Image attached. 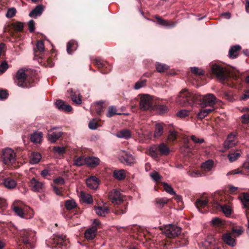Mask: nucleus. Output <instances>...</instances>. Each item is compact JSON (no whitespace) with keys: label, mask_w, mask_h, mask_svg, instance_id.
<instances>
[{"label":"nucleus","mask_w":249,"mask_h":249,"mask_svg":"<svg viewBox=\"0 0 249 249\" xmlns=\"http://www.w3.org/2000/svg\"><path fill=\"white\" fill-rule=\"evenodd\" d=\"M201 101L200 105L202 107L213 106L216 103V97L211 93L201 95L194 93L185 89L181 91L177 98L176 102L182 106H192L196 102Z\"/></svg>","instance_id":"1"},{"label":"nucleus","mask_w":249,"mask_h":249,"mask_svg":"<svg viewBox=\"0 0 249 249\" xmlns=\"http://www.w3.org/2000/svg\"><path fill=\"white\" fill-rule=\"evenodd\" d=\"M212 73L219 79L221 82L226 84L229 79V75L226 70L221 65L212 63L210 65Z\"/></svg>","instance_id":"2"},{"label":"nucleus","mask_w":249,"mask_h":249,"mask_svg":"<svg viewBox=\"0 0 249 249\" xmlns=\"http://www.w3.org/2000/svg\"><path fill=\"white\" fill-rule=\"evenodd\" d=\"M44 50V44L43 41L39 40L36 44V48L34 49L35 57L36 59L38 57L39 59L47 61V66L52 67L54 66V63L49 58L44 56L43 52Z\"/></svg>","instance_id":"3"},{"label":"nucleus","mask_w":249,"mask_h":249,"mask_svg":"<svg viewBox=\"0 0 249 249\" xmlns=\"http://www.w3.org/2000/svg\"><path fill=\"white\" fill-rule=\"evenodd\" d=\"M20 235L22 238V242L27 247L32 249L34 248V239L35 232L29 230H24L20 232Z\"/></svg>","instance_id":"4"},{"label":"nucleus","mask_w":249,"mask_h":249,"mask_svg":"<svg viewBox=\"0 0 249 249\" xmlns=\"http://www.w3.org/2000/svg\"><path fill=\"white\" fill-rule=\"evenodd\" d=\"M14 80L15 82L19 87L27 88L31 87L27 82V74L25 73V70L22 69H19L17 72Z\"/></svg>","instance_id":"5"},{"label":"nucleus","mask_w":249,"mask_h":249,"mask_svg":"<svg viewBox=\"0 0 249 249\" xmlns=\"http://www.w3.org/2000/svg\"><path fill=\"white\" fill-rule=\"evenodd\" d=\"M153 100L148 94L142 95L140 99V107L142 110H152L153 108Z\"/></svg>","instance_id":"6"},{"label":"nucleus","mask_w":249,"mask_h":249,"mask_svg":"<svg viewBox=\"0 0 249 249\" xmlns=\"http://www.w3.org/2000/svg\"><path fill=\"white\" fill-rule=\"evenodd\" d=\"M181 231V229L180 227L173 224L166 225L163 230L165 235L170 238L178 236L180 234Z\"/></svg>","instance_id":"7"},{"label":"nucleus","mask_w":249,"mask_h":249,"mask_svg":"<svg viewBox=\"0 0 249 249\" xmlns=\"http://www.w3.org/2000/svg\"><path fill=\"white\" fill-rule=\"evenodd\" d=\"M2 159L5 164H12L16 161V153L11 148H5L2 152Z\"/></svg>","instance_id":"8"},{"label":"nucleus","mask_w":249,"mask_h":249,"mask_svg":"<svg viewBox=\"0 0 249 249\" xmlns=\"http://www.w3.org/2000/svg\"><path fill=\"white\" fill-rule=\"evenodd\" d=\"M53 242L55 245L52 246L53 249H67L68 247L69 241L66 239L65 236L63 235L54 238Z\"/></svg>","instance_id":"9"},{"label":"nucleus","mask_w":249,"mask_h":249,"mask_svg":"<svg viewBox=\"0 0 249 249\" xmlns=\"http://www.w3.org/2000/svg\"><path fill=\"white\" fill-rule=\"evenodd\" d=\"M93 63L103 73H107L111 69V66L106 61H104L100 58H96Z\"/></svg>","instance_id":"10"},{"label":"nucleus","mask_w":249,"mask_h":249,"mask_svg":"<svg viewBox=\"0 0 249 249\" xmlns=\"http://www.w3.org/2000/svg\"><path fill=\"white\" fill-rule=\"evenodd\" d=\"M241 174L245 175H249V156L248 157L246 161L244 163L242 170L237 169L232 170L227 173V176L233 174Z\"/></svg>","instance_id":"11"},{"label":"nucleus","mask_w":249,"mask_h":249,"mask_svg":"<svg viewBox=\"0 0 249 249\" xmlns=\"http://www.w3.org/2000/svg\"><path fill=\"white\" fill-rule=\"evenodd\" d=\"M237 133L235 132L231 133L224 143V147L229 148L233 147L237 142Z\"/></svg>","instance_id":"12"},{"label":"nucleus","mask_w":249,"mask_h":249,"mask_svg":"<svg viewBox=\"0 0 249 249\" xmlns=\"http://www.w3.org/2000/svg\"><path fill=\"white\" fill-rule=\"evenodd\" d=\"M108 198L114 204H118L122 201V196L119 191L114 190L109 193Z\"/></svg>","instance_id":"13"},{"label":"nucleus","mask_w":249,"mask_h":249,"mask_svg":"<svg viewBox=\"0 0 249 249\" xmlns=\"http://www.w3.org/2000/svg\"><path fill=\"white\" fill-rule=\"evenodd\" d=\"M30 186L34 192H42L43 191L44 185L43 182L38 181L35 178L30 180Z\"/></svg>","instance_id":"14"},{"label":"nucleus","mask_w":249,"mask_h":249,"mask_svg":"<svg viewBox=\"0 0 249 249\" xmlns=\"http://www.w3.org/2000/svg\"><path fill=\"white\" fill-rule=\"evenodd\" d=\"M100 180L98 178L95 176H91L86 180L87 186L91 189H96L99 184Z\"/></svg>","instance_id":"15"},{"label":"nucleus","mask_w":249,"mask_h":249,"mask_svg":"<svg viewBox=\"0 0 249 249\" xmlns=\"http://www.w3.org/2000/svg\"><path fill=\"white\" fill-rule=\"evenodd\" d=\"M55 105L56 107L61 111L69 112L72 110V107L70 105L66 104L61 100H57Z\"/></svg>","instance_id":"16"},{"label":"nucleus","mask_w":249,"mask_h":249,"mask_svg":"<svg viewBox=\"0 0 249 249\" xmlns=\"http://www.w3.org/2000/svg\"><path fill=\"white\" fill-rule=\"evenodd\" d=\"M204 246L207 249H219L216 245L215 240L212 237H208L203 243Z\"/></svg>","instance_id":"17"},{"label":"nucleus","mask_w":249,"mask_h":249,"mask_svg":"<svg viewBox=\"0 0 249 249\" xmlns=\"http://www.w3.org/2000/svg\"><path fill=\"white\" fill-rule=\"evenodd\" d=\"M53 129L54 128L49 131L48 134V140L52 143L55 142L62 135L61 131H53Z\"/></svg>","instance_id":"18"},{"label":"nucleus","mask_w":249,"mask_h":249,"mask_svg":"<svg viewBox=\"0 0 249 249\" xmlns=\"http://www.w3.org/2000/svg\"><path fill=\"white\" fill-rule=\"evenodd\" d=\"M44 9V7L42 5H38L30 13L29 15L30 17L36 18L42 14Z\"/></svg>","instance_id":"19"},{"label":"nucleus","mask_w":249,"mask_h":249,"mask_svg":"<svg viewBox=\"0 0 249 249\" xmlns=\"http://www.w3.org/2000/svg\"><path fill=\"white\" fill-rule=\"evenodd\" d=\"M85 164L88 166L94 167L99 164L100 160L94 157H89L85 159Z\"/></svg>","instance_id":"20"},{"label":"nucleus","mask_w":249,"mask_h":249,"mask_svg":"<svg viewBox=\"0 0 249 249\" xmlns=\"http://www.w3.org/2000/svg\"><path fill=\"white\" fill-rule=\"evenodd\" d=\"M71 92V100L76 105H80L82 103V96L79 91L73 92L72 89L69 90L68 92Z\"/></svg>","instance_id":"21"},{"label":"nucleus","mask_w":249,"mask_h":249,"mask_svg":"<svg viewBox=\"0 0 249 249\" xmlns=\"http://www.w3.org/2000/svg\"><path fill=\"white\" fill-rule=\"evenodd\" d=\"M115 135L119 138L128 140L131 137L132 133L130 130L128 129H124L118 131Z\"/></svg>","instance_id":"22"},{"label":"nucleus","mask_w":249,"mask_h":249,"mask_svg":"<svg viewBox=\"0 0 249 249\" xmlns=\"http://www.w3.org/2000/svg\"><path fill=\"white\" fill-rule=\"evenodd\" d=\"M223 241L229 246L234 247L236 245L235 239L232 237L230 233H226L222 235Z\"/></svg>","instance_id":"23"},{"label":"nucleus","mask_w":249,"mask_h":249,"mask_svg":"<svg viewBox=\"0 0 249 249\" xmlns=\"http://www.w3.org/2000/svg\"><path fill=\"white\" fill-rule=\"evenodd\" d=\"M97 228L96 226H93L91 228L87 230L85 233V237L87 240H92L96 236Z\"/></svg>","instance_id":"24"},{"label":"nucleus","mask_w":249,"mask_h":249,"mask_svg":"<svg viewBox=\"0 0 249 249\" xmlns=\"http://www.w3.org/2000/svg\"><path fill=\"white\" fill-rule=\"evenodd\" d=\"M155 18L157 20V22L159 25L167 28H172L175 27L176 25V22H169L168 21L162 19L158 16H156Z\"/></svg>","instance_id":"25"},{"label":"nucleus","mask_w":249,"mask_h":249,"mask_svg":"<svg viewBox=\"0 0 249 249\" xmlns=\"http://www.w3.org/2000/svg\"><path fill=\"white\" fill-rule=\"evenodd\" d=\"M42 133L36 131L30 135V140L34 143H40L42 138Z\"/></svg>","instance_id":"26"},{"label":"nucleus","mask_w":249,"mask_h":249,"mask_svg":"<svg viewBox=\"0 0 249 249\" xmlns=\"http://www.w3.org/2000/svg\"><path fill=\"white\" fill-rule=\"evenodd\" d=\"M241 49V47L239 45H236L231 47L229 51V56L230 58L234 59L237 57L238 51Z\"/></svg>","instance_id":"27"},{"label":"nucleus","mask_w":249,"mask_h":249,"mask_svg":"<svg viewBox=\"0 0 249 249\" xmlns=\"http://www.w3.org/2000/svg\"><path fill=\"white\" fill-rule=\"evenodd\" d=\"M41 159V155L38 152H33L30 156V163L35 164L39 162Z\"/></svg>","instance_id":"28"},{"label":"nucleus","mask_w":249,"mask_h":249,"mask_svg":"<svg viewBox=\"0 0 249 249\" xmlns=\"http://www.w3.org/2000/svg\"><path fill=\"white\" fill-rule=\"evenodd\" d=\"M3 184L6 188L11 189L16 187L17 182L14 179L10 178H7L3 180Z\"/></svg>","instance_id":"29"},{"label":"nucleus","mask_w":249,"mask_h":249,"mask_svg":"<svg viewBox=\"0 0 249 249\" xmlns=\"http://www.w3.org/2000/svg\"><path fill=\"white\" fill-rule=\"evenodd\" d=\"M124 162L127 165H131L135 163L134 157L129 153H126L123 157Z\"/></svg>","instance_id":"30"},{"label":"nucleus","mask_w":249,"mask_h":249,"mask_svg":"<svg viewBox=\"0 0 249 249\" xmlns=\"http://www.w3.org/2000/svg\"><path fill=\"white\" fill-rule=\"evenodd\" d=\"M78 45L76 41L71 40L70 41L67 45V51L69 54H71L77 48Z\"/></svg>","instance_id":"31"},{"label":"nucleus","mask_w":249,"mask_h":249,"mask_svg":"<svg viewBox=\"0 0 249 249\" xmlns=\"http://www.w3.org/2000/svg\"><path fill=\"white\" fill-rule=\"evenodd\" d=\"M95 210L96 213L100 216H105L109 212V209L105 206L96 207Z\"/></svg>","instance_id":"32"},{"label":"nucleus","mask_w":249,"mask_h":249,"mask_svg":"<svg viewBox=\"0 0 249 249\" xmlns=\"http://www.w3.org/2000/svg\"><path fill=\"white\" fill-rule=\"evenodd\" d=\"M169 201L166 197L157 198L155 200L156 207L158 208H162Z\"/></svg>","instance_id":"33"},{"label":"nucleus","mask_w":249,"mask_h":249,"mask_svg":"<svg viewBox=\"0 0 249 249\" xmlns=\"http://www.w3.org/2000/svg\"><path fill=\"white\" fill-rule=\"evenodd\" d=\"M163 133V127L161 124H156L155 125V130L154 136L155 138L160 137Z\"/></svg>","instance_id":"34"},{"label":"nucleus","mask_w":249,"mask_h":249,"mask_svg":"<svg viewBox=\"0 0 249 249\" xmlns=\"http://www.w3.org/2000/svg\"><path fill=\"white\" fill-rule=\"evenodd\" d=\"M153 110L156 111L159 114H163L167 112L168 107L163 105H157L154 106Z\"/></svg>","instance_id":"35"},{"label":"nucleus","mask_w":249,"mask_h":249,"mask_svg":"<svg viewBox=\"0 0 249 249\" xmlns=\"http://www.w3.org/2000/svg\"><path fill=\"white\" fill-rule=\"evenodd\" d=\"M213 107H212L211 108H203L202 109L200 112H199L197 114V116L199 118L202 119H203L205 116H206L214 110Z\"/></svg>","instance_id":"36"},{"label":"nucleus","mask_w":249,"mask_h":249,"mask_svg":"<svg viewBox=\"0 0 249 249\" xmlns=\"http://www.w3.org/2000/svg\"><path fill=\"white\" fill-rule=\"evenodd\" d=\"M159 152L161 155H166L169 153V147L164 143L159 145Z\"/></svg>","instance_id":"37"},{"label":"nucleus","mask_w":249,"mask_h":249,"mask_svg":"<svg viewBox=\"0 0 249 249\" xmlns=\"http://www.w3.org/2000/svg\"><path fill=\"white\" fill-rule=\"evenodd\" d=\"M113 176L118 180H122L125 177V171L124 170H115L113 172Z\"/></svg>","instance_id":"38"},{"label":"nucleus","mask_w":249,"mask_h":249,"mask_svg":"<svg viewBox=\"0 0 249 249\" xmlns=\"http://www.w3.org/2000/svg\"><path fill=\"white\" fill-rule=\"evenodd\" d=\"M208 203V200H202L200 199H198L195 202V205L196 207L198 209L199 211L201 213H202V212L201 211L200 208L205 207L207 205Z\"/></svg>","instance_id":"39"},{"label":"nucleus","mask_w":249,"mask_h":249,"mask_svg":"<svg viewBox=\"0 0 249 249\" xmlns=\"http://www.w3.org/2000/svg\"><path fill=\"white\" fill-rule=\"evenodd\" d=\"M81 196L83 202L87 204H91L93 202L92 196L89 194H86L84 192H81Z\"/></svg>","instance_id":"40"},{"label":"nucleus","mask_w":249,"mask_h":249,"mask_svg":"<svg viewBox=\"0 0 249 249\" xmlns=\"http://www.w3.org/2000/svg\"><path fill=\"white\" fill-rule=\"evenodd\" d=\"M241 201L244 208L249 209V194L243 193Z\"/></svg>","instance_id":"41"},{"label":"nucleus","mask_w":249,"mask_h":249,"mask_svg":"<svg viewBox=\"0 0 249 249\" xmlns=\"http://www.w3.org/2000/svg\"><path fill=\"white\" fill-rule=\"evenodd\" d=\"M213 162L212 160H208L202 164L201 168L205 171H209L213 166Z\"/></svg>","instance_id":"42"},{"label":"nucleus","mask_w":249,"mask_h":249,"mask_svg":"<svg viewBox=\"0 0 249 249\" xmlns=\"http://www.w3.org/2000/svg\"><path fill=\"white\" fill-rule=\"evenodd\" d=\"M155 66L157 71L160 73L164 72L169 68L167 65L160 62H156Z\"/></svg>","instance_id":"43"},{"label":"nucleus","mask_w":249,"mask_h":249,"mask_svg":"<svg viewBox=\"0 0 249 249\" xmlns=\"http://www.w3.org/2000/svg\"><path fill=\"white\" fill-rule=\"evenodd\" d=\"M159 145H153L149 148V153L151 156L157 158L158 156Z\"/></svg>","instance_id":"44"},{"label":"nucleus","mask_w":249,"mask_h":249,"mask_svg":"<svg viewBox=\"0 0 249 249\" xmlns=\"http://www.w3.org/2000/svg\"><path fill=\"white\" fill-rule=\"evenodd\" d=\"M65 206L67 210H71L76 206V203L73 200H68L66 201Z\"/></svg>","instance_id":"45"},{"label":"nucleus","mask_w":249,"mask_h":249,"mask_svg":"<svg viewBox=\"0 0 249 249\" xmlns=\"http://www.w3.org/2000/svg\"><path fill=\"white\" fill-rule=\"evenodd\" d=\"M53 151L55 154H58L59 155H61L66 152V148L64 146H54L53 148Z\"/></svg>","instance_id":"46"},{"label":"nucleus","mask_w":249,"mask_h":249,"mask_svg":"<svg viewBox=\"0 0 249 249\" xmlns=\"http://www.w3.org/2000/svg\"><path fill=\"white\" fill-rule=\"evenodd\" d=\"M13 210L18 216L22 218H25L24 216V213L23 212V210L21 208H19L18 206H14L13 208Z\"/></svg>","instance_id":"47"},{"label":"nucleus","mask_w":249,"mask_h":249,"mask_svg":"<svg viewBox=\"0 0 249 249\" xmlns=\"http://www.w3.org/2000/svg\"><path fill=\"white\" fill-rule=\"evenodd\" d=\"M240 154L239 153L231 152L229 153L228 155L229 160L231 162H233L236 160L237 159V158L240 156Z\"/></svg>","instance_id":"48"},{"label":"nucleus","mask_w":249,"mask_h":249,"mask_svg":"<svg viewBox=\"0 0 249 249\" xmlns=\"http://www.w3.org/2000/svg\"><path fill=\"white\" fill-rule=\"evenodd\" d=\"M126 204H124L118 207L115 210L114 213L116 214H122L126 213Z\"/></svg>","instance_id":"49"},{"label":"nucleus","mask_w":249,"mask_h":249,"mask_svg":"<svg viewBox=\"0 0 249 249\" xmlns=\"http://www.w3.org/2000/svg\"><path fill=\"white\" fill-rule=\"evenodd\" d=\"M163 188L165 191L170 194V195H176V193L174 191L171 186L169 185L166 183H163Z\"/></svg>","instance_id":"50"},{"label":"nucleus","mask_w":249,"mask_h":249,"mask_svg":"<svg viewBox=\"0 0 249 249\" xmlns=\"http://www.w3.org/2000/svg\"><path fill=\"white\" fill-rule=\"evenodd\" d=\"M222 211L227 216H229L231 213V209L229 206L224 205L221 206Z\"/></svg>","instance_id":"51"},{"label":"nucleus","mask_w":249,"mask_h":249,"mask_svg":"<svg viewBox=\"0 0 249 249\" xmlns=\"http://www.w3.org/2000/svg\"><path fill=\"white\" fill-rule=\"evenodd\" d=\"M85 163V159L83 157H79L74 160V165L81 166Z\"/></svg>","instance_id":"52"},{"label":"nucleus","mask_w":249,"mask_h":249,"mask_svg":"<svg viewBox=\"0 0 249 249\" xmlns=\"http://www.w3.org/2000/svg\"><path fill=\"white\" fill-rule=\"evenodd\" d=\"M191 71L192 73L196 75H203L204 74L203 70L196 67L191 68Z\"/></svg>","instance_id":"53"},{"label":"nucleus","mask_w":249,"mask_h":249,"mask_svg":"<svg viewBox=\"0 0 249 249\" xmlns=\"http://www.w3.org/2000/svg\"><path fill=\"white\" fill-rule=\"evenodd\" d=\"M245 110L247 111V112L241 116L242 122L243 124L249 123V108H246Z\"/></svg>","instance_id":"54"},{"label":"nucleus","mask_w":249,"mask_h":249,"mask_svg":"<svg viewBox=\"0 0 249 249\" xmlns=\"http://www.w3.org/2000/svg\"><path fill=\"white\" fill-rule=\"evenodd\" d=\"M117 114L116 113V108L115 107L113 106H110L108 107V111L107 114V116L108 117H111L114 115Z\"/></svg>","instance_id":"55"},{"label":"nucleus","mask_w":249,"mask_h":249,"mask_svg":"<svg viewBox=\"0 0 249 249\" xmlns=\"http://www.w3.org/2000/svg\"><path fill=\"white\" fill-rule=\"evenodd\" d=\"M189 113L190 112L189 110L186 109H182L179 111L177 113V115L180 118H183L189 116Z\"/></svg>","instance_id":"56"},{"label":"nucleus","mask_w":249,"mask_h":249,"mask_svg":"<svg viewBox=\"0 0 249 249\" xmlns=\"http://www.w3.org/2000/svg\"><path fill=\"white\" fill-rule=\"evenodd\" d=\"M177 132L174 130H170L168 135V139L171 142H174L177 139Z\"/></svg>","instance_id":"57"},{"label":"nucleus","mask_w":249,"mask_h":249,"mask_svg":"<svg viewBox=\"0 0 249 249\" xmlns=\"http://www.w3.org/2000/svg\"><path fill=\"white\" fill-rule=\"evenodd\" d=\"M150 177L155 181H158L161 178L160 174L156 171L152 172L150 174Z\"/></svg>","instance_id":"58"},{"label":"nucleus","mask_w":249,"mask_h":249,"mask_svg":"<svg viewBox=\"0 0 249 249\" xmlns=\"http://www.w3.org/2000/svg\"><path fill=\"white\" fill-rule=\"evenodd\" d=\"M146 80H144L142 81H140L136 83L134 89H141V88L144 87L145 85Z\"/></svg>","instance_id":"59"},{"label":"nucleus","mask_w":249,"mask_h":249,"mask_svg":"<svg viewBox=\"0 0 249 249\" xmlns=\"http://www.w3.org/2000/svg\"><path fill=\"white\" fill-rule=\"evenodd\" d=\"M98 126L97 123L93 119L90 121L89 124V127L90 129L95 130L97 128Z\"/></svg>","instance_id":"60"},{"label":"nucleus","mask_w":249,"mask_h":249,"mask_svg":"<svg viewBox=\"0 0 249 249\" xmlns=\"http://www.w3.org/2000/svg\"><path fill=\"white\" fill-rule=\"evenodd\" d=\"M8 68V65L6 61H3L0 64V71L1 73H3L5 72L7 69Z\"/></svg>","instance_id":"61"},{"label":"nucleus","mask_w":249,"mask_h":249,"mask_svg":"<svg viewBox=\"0 0 249 249\" xmlns=\"http://www.w3.org/2000/svg\"><path fill=\"white\" fill-rule=\"evenodd\" d=\"M8 93L5 90L0 89V100H3L8 97Z\"/></svg>","instance_id":"62"},{"label":"nucleus","mask_w":249,"mask_h":249,"mask_svg":"<svg viewBox=\"0 0 249 249\" xmlns=\"http://www.w3.org/2000/svg\"><path fill=\"white\" fill-rule=\"evenodd\" d=\"M189 176L193 178H196L201 176V174L200 172L197 171H189L188 173Z\"/></svg>","instance_id":"63"},{"label":"nucleus","mask_w":249,"mask_h":249,"mask_svg":"<svg viewBox=\"0 0 249 249\" xmlns=\"http://www.w3.org/2000/svg\"><path fill=\"white\" fill-rule=\"evenodd\" d=\"M191 140L196 143H202L204 142L203 139L198 138L194 135H192L191 137Z\"/></svg>","instance_id":"64"}]
</instances>
